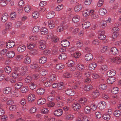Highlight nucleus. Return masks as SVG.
Masks as SVG:
<instances>
[{
    "instance_id": "nucleus-64",
    "label": "nucleus",
    "mask_w": 121,
    "mask_h": 121,
    "mask_svg": "<svg viewBox=\"0 0 121 121\" xmlns=\"http://www.w3.org/2000/svg\"><path fill=\"white\" fill-rule=\"evenodd\" d=\"M81 54V53L79 52H75L73 54L72 56L75 58H77L79 57Z\"/></svg>"
},
{
    "instance_id": "nucleus-33",
    "label": "nucleus",
    "mask_w": 121,
    "mask_h": 121,
    "mask_svg": "<svg viewBox=\"0 0 121 121\" xmlns=\"http://www.w3.org/2000/svg\"><path fill=\"white\" fill-rule=\"evenodd\" d=\"M74 75L75 77L78 79L80 78L82 76V73L79 71L75 72L74 73Z\"/></svg>"
},
{
    "instance_id": "nucleus-7",
    "label": "nucleus",
    "mask_w": 121,
    "mask_h": 121,
    "mask_svg": "<svg viewBox=\"0 0 121 121\" xmlns=\"http://www.w3.org/2000/svg\"><path fill=\"white\" fill-rule=\"evenodd\" d=\"M61 45L65 47L68 46L69 44V42L66 39L63 40L61 42Z\"/></svg>"
},
{
    "instance_id": "nucleus-35",
    "label": "nucleus",
    "mask_w": 121,
    "mask_h": 121,
    "mask_svg": "<svg viewBox=\"0 0 121 121\" xmlns=\"http://www.w3.org/2000/svg\"><path fill=\"white\" fill-rule=\"evenodd\" d=\"M64 66H65L63 64H59L57 65L56 67V69L60 70L63 69Z\"/></svg>"
},
{
    "instance_id": "nucleus-57",
    "label": "nucleus",
    "mask_w": 121,
    "mask_h": 121,
    "mask_svg": "<svg viewBox=\"0 0 121 121\" xmlns=\"http://www.w3.org/2000/svg\"><path fill=\"white\" fill-rule=\"evenodd\" d=\"M121 113L120 110H117L114 112V114L115 116L118 117L120 116Z\"/></svg>"
},
{
    "instance_id": "nucleus-49",
    "label": "nucleus",
    "mask_w": 121,
    "mask_h": 121,
    "mask_svg": "<svg viewBox=\"0 0 121 121\" xmlns=\"http://www.w3.org/2000/svg\"><path fill=\"white\" fill-rule=\"evenodd\" d=\"M38 66V65L36 62H34L31 64L30 67L32 69H35L37 68Z\"/></svg>"
},
{
    "instance_id": "nucleus-27",
    "label": "nucleus",
    "mask_w": 121,
    "mask_h": 121,
    "mask_svg": "<svg viewBox=\"0 0 121 121\" xmlns=\"http://www.w3.org/2000/svg\"><path fill=\"white\" fill-rule=\"evenodd\" d=\"M107 13V11L105 9H101L99 11V14L101 15H104Z\"/></svg>"
},
{
    "instance_id": "nucleus-29",
    "label": "nucleus",
    "mask_w": 121,
    "mask_h": 121,
    "mask_svg": "<svg viewBox=\"0 0 121 121\" xmlns=\"http://www.w3.org/2000/svg\"><path fill=\"white\" fill-rule=\"evenodd\" d=\"M44 89L42 88H39L36 91L37 93L39 95H42L44 93Z\"/></svg>"
},
{
    "instance_id": "nucleus-1",
    "label": "nucleus",
    "mask_w": 121,
    "mask_h": 121,
    "mask_svg": "<svg viewBox=\"0 0 121 121\" xmlns=\"http://www.w3.org/2000/svg\"><path fill=\"white\" fill-rule=\"evenodd\" d=\"M59 22L56 19L49 20L48 22V27L51 29L53 28L56 25L58 24Z\"/></svg>"
},
{
    "instance_id": "nucleus-16",
    "label": "nucleus",
    "mask_w": 121,
    "mask_h": 121,
    "mask_svg": "<svg viewBox=\"0 0 121 121\" xmlns=\"http://www.w3.org/2000/svg\"><path fill=\"white\" fill-rule=\"evenodd\" d=\"M15 53L13 51H9L6 54V56L9 58H11L14 56Z\"/></svg>"
},
{
    "instance_id": "nucleus-39",
    "label": "nucleus",
    "mask_w": 121,
    "mask_h": 121,
    "mask_svg": "<svg viewBox=\"0 0 121 121\" xmlns=\"http://www.w3.org/2000/svg\"><path fill=\"white\" fill-rule=\"evenodd\" d=\"M23 84L21 82H18L15 85L16 89H18L21 88Z\"/></svg>"
},
{
    "instance_id": "nucleus-54",
    "label": "nucleus",
    "mask_w": 121,
    "mask_h": 121,
    "mask_svg": "<svg viewBox=\"0 0 121 121\" xmlns=\"http://www.w3.org/2000/svg\"><path fill=\"white\" fill-rule=\"evenodd\" d=\"M17 107V106L12 105L9 108V109L11 111H14L16 110Z\"/></svg>"
},
{
    "instance_id": "nucleus-50",
    "label": "nucleus",
    "mask_w": 121,
    "mask_h": 121,
    "mask_svg": "<svg viewBox=\"0 0 121 121\" xmlns=\"http://www.w3.org/2000/svg\"><path fill=\"white\" fill-rule=\"evenodd\" d=\"M29 85L30 88L32 90L34 89L36 87V84L33 82H31L29 84Z\"/></svg>"
},
{
    "instance_id": "nucleus-45",
    "label": "nucleus",
    "mask_w": 121,
    "mask_h": 121,
    "mask_svg": "<svg viewBox=\"0 0 121 121\" xmlns=\"http://www.w3.org/2000/svg\"><path fill=\"white\" fill-rule=\"evenodd\" d=\"M102 117L103 119L104 120L108 121L109 120L110 118V117L108 114H104L102 116Z\"/></svg>"
},
{
    "instance_id": "nucleus-8",
    "label": "nucleus",
    "mask_w": 121,
    "mask_h": 121,
    "mask_svg": "<svg viewBox=\"0 0 121 121\" xmlns=\"http://www.w3.org/2000/svg\"><path fill=\"white\" fill-rule=\"evenodd\" d=\"M63 112V111L61 109H58L54 111V113L56 116H59L62 115Z\"/></svg>"
},
{
    "instance_id": "nucleus-30",
    "label": "nucleus",
    "mask_w": 121,
    "mask_h": 121,
    "mask_svg": "<svg viewBox=\"0 0 121 121\" xmlns=\"http://www.w3.org/2000/svg\"><path fill=\"white\" fill-rule=\"evenodd\" d=\"M97 65L95 63H93L90 64L89 67V69L90 70H93L96 67Z\"/></svg>"
},
{
    "instance_id": "nucleus-41",
    "label": "nucleus",
    "mask_w": 121,
    "mask_h": 121,
    "mask_svg": "<svg viewBox=\"0 0 121 121\" xmlns=\"http://www.w3.org/2000/svg\"><path fill=\"white\" fill-rule=\"evenodd\" d=\"M7 14H6L5 15L3 14L2 15L1 18V21L3 22H5L8 20Z\"/></svg>"
},
{
    "instance_id": "nucleus-26",
    "label": "nucleus",
    "mask_w": 121,
    "mask_h": 121,
    "mask_svg": "<svg viewBox=\"0 0 121 121\" xmlns=\"http://www.w3.org/2000/svg\"><path fill=\"white\" fill-rule=\"evenodd\" d=\"M67 56L65 53H62L60 54L59 56V59L60 60H64L67 57Z\"/></svg>"
},
{
    "instance_id": "nucleus-10",
    "label": "nucleus",
    "mask_w": 121,
    "mask_h": 121,
    "mask_svg": "<svg viewBox=\"0 0 121 121\" xmlns=\"http://www.w3.org/2000/svg\"><path fill=\"white\" fill-rule=\"evenodd\" d=\"M55 13L53 11H50L47 14L46 17L48 19H51L55 15Z\"/></svg>"
},
{
    "instance_id": "nucleus-48",
    "label": "nucleus",
    "mask_w": 121,
    "mask_h": 121,
    "mask_svg": "<svg viewBox=\"0 0 121 121\" xmlns=\"http://www.w3.org/2000/svg\"><path fill=\"white\" fill-rule=\"evenodd\" d=\"M24 61L26 64H29L31 62V59L30 57L27 56L25 58Z\"/></svg>"
},
{
    "instance_id": "nucleus-2",
    "label": "nucleus",
    "mask_w": 121,
    "mask_h": 121,
    "mask_svg": "<svg viewBox=\"0 0 121 121\" xmlns=\"http://www.w3.org/2000/svg\"><path fill=\"white\" fill-rule=\"evenodd\" d=\"M91 120L89 117L87 116H84L83 114H81L80 115V117H78L76 119V121H89Z\"/></svg>"
},
{
    "instance_id": "nucleus-34",
    "label": "nucleus",
    "mask_w": 121,
    "mask_h": 121,
    "mask_svg": "<svg viewBox=\"0 0 121 121\" xmlns=\"http://www.w3.org/2000/svg\"><path fill=\"white\" fill-rule=\"evenodd\" d=\"M40 31L41 34L43 35L46 34L48 32V29L45 27H43L41 29Z\"/></svg>"
},
{
    "instance_id": "nucleus-52",
    "label": "nucleus",
    "mask_w": 121,
    "mask_h": 121,
    "mask_svg": "<svg viewBox=\"0 0 121 121\" xmlns=\"http://www.w3.org/2000/svg\"><path fill=\"white\" fill-rule=\"evenodd\" d=\"M4 70L6 73H9L11 72L12 69L10 67L7 66L4 68Z\"/></svg>"
},
{
    "instance_id": "nucleus-51",
    "label": "nucleus",
    "mask_w": 121,
    "mask_h": 121,
    "mask_svg": "<svg viewBox=\"0 0 121 121\" xmlns=\"http://www.w3.org/2000/svg\"><path fill=\"white\" fill-rule=\"evenodd\" d=\"M40 29V27L39 26H35L33 28V31L35 33H36L39 31Z\"/></svg>"
},
{
    "instance_id": "nucleus-46",
    "label": "nucleus",
    "mask_w": 121,
    "mask_h": 121,
    "mask_svg": "<svg viewBox=\"0 0 121 121\" xmlns=\"http://www.w3.org/2000/svg\"><path fill=\"white\" fill-rule=\"evenodd\" d=\"M50 81H53L56 79V75L54 74L51 75L49 78Z\"/></svg>"
},
{
    "instance_id": "nucleus-58",
    "label": "nucleus",
    "mask_w": 121,
    "mask_h": 121,
    "mask_svg": "<svg viewBox=\"0 0 121 121\" xmlns=\"http://www.w3.org/2000/svg\"><path fill=\"white\" fill-rule=\"evenodd\" d=\"M31 8L30 6L28 5L26 6L24 8V10L26 13H29L30 11Z\"/></svg>"
},
{
    "instance_id": "nucleus-25",
    "label": "nucleus",
    "mask_w": 121,
    "mask_h": 121,
    "mask_svg": "<svg viewBox=\"0 0 121 121\" xmlns=\"http://www.w3.org/2000/svg\"><path fill=\"white\" fill-rule=\"evenodd\" d=\"M112 53L114 55H116L118 53V51L117 48L114 47L112 48L111 50Z\"/></svg>"
},
{
    "instance_id": "nucleus-9",
    "label": "nucleus",
    "mask_w": 121,
    "mask_h": 121,
    "mask_svg": "<svg viewBox=\"0 0 121 121\" xmlns=\"http://www.w3.org/2000/svg\"><path fill=\"white\" fill-rule=\"evenodd\" d=\"M47 60V58L45 56H43L40 58L39 63L41 64H43L45 63Z\"/></svg>"
},
{
    "instance_id": "nucleus-62",
    "label": "nucleus",
    "mask_w": 121,
    "mask_h": 121,
    "mask_svg": "<svg viewBox=\"0 0 121 121\" xmlns=\"http://www.w3.org/2000/svg\"><path fill=\"white\" fill-rule=\"evenodd\" d=\"M0 4L2 6H5L6 5L7 3L5 0H0Z\"/></svg>"
},
{
    "instance_id": "nucleus-47",
    "label": "nucleus",
    "mask_w": 121,
    "mask_h": 121,
    "mask_svg": "<svg viewBox=\"0 0 121 121\" xmlns=\"http://www.w3.org/2000/svg\"><path fill=\"white\" fill-rule=\"evenodd\" d=\"M107 88L106 85L104 84H102L100 85L99 86V89L102 90H105Z\"/></svg>"
},
{
    "instance_id": "nucleus-17",
    "label": "nucleus",
    "mask_w": 121,
    "mask_h": 121,
    "mask_svg": "<svg viewBox=\"0 0 121 121\" xmlns=\"http://www.w3.org/2000/svg\"><path fill=\"white\" fill-rule=\"evenodd\" d=\"M98 106L101 109H104L106 106V103L103 101L100 102L98 104Z\"/></svg>"
},
{
    "instance_id": "nucleus-31",
    "label": "nucleus",
    "mask_w": 121,
    "mask_h": 121,
    "mask_svg": "<svg viewBox=\"0 0 121 121\" xmlns=\"http://www.w3.org/2000/svg\"><path fill=\"white\" fill-rule=\"evenodd\" d=\"M115 81V78L112 77H109L108 78L107 80V82L108 83L112 84Z\"/></svg>"
},
{
    "instance_id": "nucleus-18",
    "label": "nucleus",
    "mask_w": 121,
    "mask_h": 121,
    "mask_svg": "<svg viewBox=\"0 0 121 121\" xmlns=\"http://www.w3.org/2000/svg\"><path fill=\"white\" fill-rule=\"evenodd\" d=\"M76 67L77 69L80 71H83L85 68L84 65L81 64H77Z\"/></svg>"
},
{
    "instance_id": "nucleus-56",
    "label": "nucleus",
    "mask_w": 121,
    "mask_h": 121,
    "mask_svg": "<svg viewBox=\"0 0 121 121\" xmlns=\"http://www.w3.org/2000/svg\"><path fill=\"white\" fill-rule=\"evenodd\" d=\"M39 14V13L37 12H35L32 14V16L34 18H36L38 17Z\"/></svg>"
},
{
    "instance_id": "nucleus-42",
    "label": "nucleus",
    "mask_w": 121,
    "mask_h": 121,
    "mask_svg": "<svg viewBox=\"0 0 121 121\" xmlns=\"http://www.w3.org/2000/svg\"><path fill=\"white\" fill-rule=\"evenodd\" d=\"M35 44L33 43L27 44V47L29 49H30L33 48L35 46Z\"/></svg>"
},
{
    "instance_id": "nucleus-12",
    "label": "nucleus",
    "mask_w": 121,
    "mask_h": 121,
    "mask_svg": "<svg viewBox=\"0 0 121 121\" xmlns=\"http://www.w3.org/2000/svg\"><path fill=\"white\" fill-rule=\"evenodd\" d=\"M116 74L115 70L112 69L108 71L107 72V75L108 77H112L114 76Z\"/></svg>"
},
{
    "instance_id": "nucleus-60",
    "label": "nucleus",
    "mask_w": 121,
    "mask_h": 121,
    "mask_svg": "<svg viewBox=\"0 0 121 121\" xmlns=\"http://www.w3.org/2000/svg\"><path fill=\"white\" fill-rule=\"evenodd\" d=\"M64 77L67 78H69L72 76V75L69 73L66 72L64 74Z\"/></svg>"
},
{
    "instance_id": "nucleus-5",
    "label": "nucleus",
    "mask_w": 121,
    "mask_h": 121,
    "mask_svg": "<svg viewBox=\"0 0 121 121\" xmlns=\"http://www.w3.org/2000/svg\"><path fill=\"white\" fill-rule=\"evenodd\" d=\"M65 92L67 95L70 96H73L75 94V92L73 90L71 89L70 88H69L68 89L66 90Z\"/></svg>"
},
{
    "instance_id": "nucleus-37",
    "label": "nucleus",
    "mask_w": 121,
    "mask_h": 121,
    "mask_svg": "<svg viewBox=\"0 0 121 121\" xmlns=\"http://www.w3.org/2000/svg\"><path fill=\"white\" fill-rule=\"evenodd\" d=\"M80 17L78 15H75L72 18L73 21L74 22H77L79 20Z\"/></svg>"
},
{
    "instance_id": "nucleus-59",
    "label": "nucleus",
    "mask_w": 121,
    "mask_h": 121,
    "mask_svg": "<svg viewBox=\"0 0 121 121\" xmlns=\"http://www.w3.org/2000/svg\"><path fill=\"white\" fill-rule=\"evenodd\" d=\"M38 53V51L36 49H33L31 50L30 51V54L33 55H36Z\"/></svg>"
},
{
    "instance_id": "nucleus-20",
    "label": "nucleus",
    "mask_w": 121,
    "mask_h": 121,
    "mask_svg": "<svg viewBox=\"0 0 121 121\" xmlns=\"http://www.w3.org/2000/svg\"><path fill=\"white\" fill-rule=\"evenodd\" d=\"M35 99V95L33 94H30L28 96V100L31 102L34 101Z\"/></svg>"
},
{
    "instance_id": "nucleus-61",
    "label": "nucleus",
    "mask_w": 121,
    "mask_h": 121,
    "mask_svg": "<svg viewBox=\"0 0 121 121\" xmlns=\"http://www.w3.org/2000/svg\"><path fill=\"white\" fill-rule=\"evenodd\" d=\"M85 112L86 113H88L91 110L90 107L88 106H86L84 107V109Z\"/></svg>"
},
{
    "instance_id": "nucleus-6",
    "label": "nucleus",
    "mask_w": 121,
    "mask_h": 121,
    "mask_svg": "<svg viewBox=\"0 0 121 121\" xmlns=\"http://www.w3.org/2000/svg\"><path fill=\"white\" fill-rule=\"evenodd\" d=\"M93 11V10H90L89 9H87L83 11V15L84 16L87 17L89 15H90V14L92 13Z\"/></svg>"
},
{
    "instance_id": "nucleus-32",
    "label": "nucleus",
    "mask_w": 121,
    "mask_h": 121,
    "mask_svg": "<svg viewBox=\"0 0 121 121\" xmlns=\"http://www.w3.org/2000/svg\"><path fill=\"white\" fill-rule=\"evenodd\" d=\"M90 23L89 22H85L82 24L83 28L86 29L89 28L90 26Z\"/></svg>"
},
{
    "instance_id": "nucleus-19",
    "label": "nucleus",
    "mask_w": 121,
    "mask_h": 121,
    "mask_svg": "<svg viewBox=\"0 0 121 121\" xmlns=\"http://www.w3.org/2000/svg\"><path fill=\"white\" fill-rule=\"evenodd\" d=\"M46 100L44 98H42L39 99L37 102V104L39 105H42L45 104Z\"/></svg>"
},
{
    "instance_id": "nucleus-15",
    "label": "nucleus",
    "mask_w": 121,
    "mask_h": 121,
    "mask_svg": "<svg viewBox=\"0 0 121 121\" xmlns=\"http://www.w3.org/2000/svg\"><path fill=\"white\" fill-rule=\"evenodd\" d=\"M15 45V43L13 41H9L6 45V46L7 48H10L13 47Z\"/></svg>"
},
{
    "instance_id": "nucleus-43",
    "label": "nucleus",
    "mask_w": 121,
    "mask_h": 121,
    "mask_svg": "<svg viewBox=\"0 0 121 121\" xmlns=\"http://www.w3.org/2000/svg\"><path fill=\"white\" fill-rule=\"evenodd\" d=\"M107 22L106 21H102L100 23V25L101 27L104 28L107 25Z\"/></svg>"
},
{
    "instance_id": "nucleus-14",
    "label": "nucleus",
    "mask_w": 121,
    "mask_h": 121,
    "mask_svg": "<svg viewBox=\"0 0 121 121\" xmlns=\"http://www.w3.org/2000/svg\"><path fill=\"white\" fill-rule=\"evenodd\" d=\"M92 86L91 85H84L83 87V89L85 91H88L93 88Z\"/></svg>"
},
{
    "instance_id": "nucleus-4",
    "label": "nucleus",
    "mask_w": 121,
    "mask_h": 121,
    "mask_svg": "<svg viewBox=\"0 0 121 121\" xmlns=\"http://www.w3.org/2000/svg\"><path fill=\"white\" fill-rule=\"evenodd\" d=\"M68 27V25L67 24H66V25L64 24L63 25H60L57 27L56 29L57 31L58 32H61L63 30L66 29Z\"/></svg>"
},
{
    "instance_id": "nucleus-44",
    "label": "nucleus",
    "mask_w": 121,
    "mask_h": 121,
    "mask_svg": "<svg viewBox=\"0 0 121 121\" xmlns=\"http://www.w3.org/2000/svg\"><path fill=\"white\" fill-rule=\"evenodd\" d=\"M119 89L117 87H114L112 90V92L114 94H117L119 92Z\"/></svg>"
},
{
    "instance_id": "nucleus-55",
    "label": "nucleus",
    "mask_w": 121,
    "mask_h": 121,
    "mask_svg": "<svg viewBox=\"0 0 121 121\" xmlns=\"http://www.w3.org/2000/svg\"><path fill=\"white\" fill-rule=\"evenodd\" d=\"M32 80V78L29 76H27L25 78V82L26 83H29Z\"/></svg>"
},
{
    "instance_id": "nucleus-22",
    "label": "nucleus",
    "mask_w": 121,
    "mask_h": 121,
    "mask_svg": "<svg viewBox=\"0 0 121 121\" xmlns=\"http://www.w3.org/2000/svg\"><path fill=\"white\" fill-rule=\"evenodd\" d=\"M93 58V55L91 53L87 54L85 56V59L87 61L91 60Z\"/></svg>"
},
{
    "instance_id": "nucleus-24",
    "label": "nucleus",
    "mask_w": 121,
    "mask_h": 121,
    "mask_svg": "<svg viewBox=\"0 0 121 121\" xmlns=\"http://www.w3.org/2000/svg\"><path fill=\"white\" fill-rule=\"evenodd\" d=\"M82 8V6L81 4H78L75 6L74 10L76 12H78L81 10Z\"/></svg>"
},
{
    "instance_id": "nucleus-28",
    "label": "nucleus",
    "mask_w": 121,
    "mask_h": 121,
    "mask_svg": "<svg viewBox=\"0 0 121 121\" xmlns=\"http://www.w3.org/2000/svg\"><path fill=\"white\" fill-rule=\"evenodd\" d=\"M28 88L26 86H22L20 89V91L22 93H26L28 91Z\"/></svg>"
},
{
    "instance_id": "nucleus-40",
    "label": "nucleus",
    "mask_w": 121,
    "mask_h": 121,
    "mask_svg": "<svg viewBox=\"0 0 121 121\" xmlns=\"http://www.w3.org/2000/svg\"><path fill=\"white\" fill-rule=\"evenodd\" d=\"M108 69V67L106 65H102L100 68V70L103 71H105Z\"/></svg>"
},
{
    "instance_id": "nucleus-11",
    "label": "nucleus",
    "mask_w": 121,
    "mask_h": 121,
    "mask_svg": "<svg viewBox=\"0 0 121 121\" xmlns=\"http://www.w3.org/2000/svg\"><path fill=\"white\" fill-rule=\"evenodd\" d=\"M26 49V47L23 45L19 46L17 48V50L20 52H24Z\"/></svg>"
},
{
    "instance_id": "nucleus-63",
    "label": "nucleus",
    "mask_w": 121,
    "mask_h": 121,
    "mask_svg": "<svg viewBox=\"0 0 121 121\" xmlns=\"http://www.w3.org/2000/svg\"><path fill=\"white\" fill-rule=\"evenodd\" d=\"M87 101V99L85 98H81L79 101L80 102L81 104H85Z\"/></svg>"
},
{
    "instance_id": "nucleus-23",
    "label": "nucleus",
    "mask_w": 121,
    "mask_h": 121,
    "mask_svg": "<svg viewBox=\"0 0 121 121\" xmlns=\"http://www.w3.org/2000/svg\"><path fill=\"white\" fill-rule=\"evenodd\" d=\"M12 91L11 88L10 87H6L4 90L3 92L5 94H8L10 92Z\"/></svg>"
},
{
    "instance_id": "nucleus-21",
    "label": "nucleus",
    "mask_w": 121,
    "mask_h": 121,
    "mask_svg": "<svg viewBox=\"0 0 121 121\" xmlns=\"http://www.w3.org/2000/svg\"><path fill=\"white\" fill-rule=\"evenodd\" d=\"M72 106L73 109L76 111L78 110L81 108L80 105L78 103L73 104Z\"/></svg>"
},
{
    "instance_id": "nucleus-13",
    "label": "nucleus",
    "mask_w": 121,
    "mask_h": 121,
    "mask_svg": "<svg viewBox=\"0 0 121 121\" xmlns=\"http://www.w3.org/2000/svg\"><path fill=\"white\" fill-rule=\"evenodd\" d=\"M111 61L112 62H115L117 64H119L121 62V59L118 57H115L111 59Z\"/></svg>"
},
{
    "instance_id": "nucleus-38",
    "label": "nucleus",
    "mask_w": 121,
    "mask_h": 121,
    "mask_svg": "<svg viewBox=\"0 0 121 121\" xmlns=\"http://www.w3.org/2000/svg\"><path fill=\"white\" fill-rule=\"evenodd\" d=\"M99 91H95L92 93V96L94 98L97 97L99 95Z\"/></svg>"
},
{
    "instance_id": "nucleus-3",
    "label": "nucleus",
    "mask_w": 121,
    "mask_h": 121,
    "mask_svg": "<svg viewBox=\"0 0 121 121\" xmlns=\"http://www.w3.org/2000/svg\"><path fill=\"white\" fill-rule=\"evenodd\" d=\"M39 48L41 50L44 49L46 47V42L44 40H40L38 43Z\"/></svg>"
},
{
    "instance_id": "nucleus-53",
    "label": "nucleus",
    "mask_w": 121,
    "mask_h": 121,
    "mask_svg": "<svg viewBox=\"0 0 121 121\" xmlns=\"http://www.w3.org/2000/svg\"><path fill=\"white\" fill-rule=\"evenodd\" d=\"M40 72V74L43 76H45L48 73L47 71L45 69H42Z\"/></svg>"
},
{
    "instance_id": "nucleus-36",
    "label": "nucleus",
    "mask_w": 121,
    "mask_h": 121,
    "mask_svg": "<svg viewBox=\"0 0 121 121\" xmlns=\"http://www.w3.org/2000/svg\"><path fill=\"white\" fill-rule=\"evenodd\" d=\"M57 88L59 90H61L64 88L65 84L62 82L58 83Z\"/></svg>"
}]
</instances>
